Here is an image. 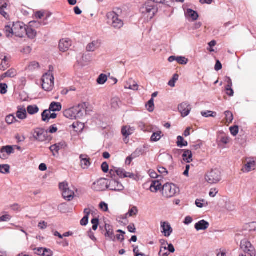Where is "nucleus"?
<instances>
[{
  "label": "nucleus",
  "mask_w": 256,
  "mask_h": 256,
  "mask_svg": "<svg viewBox=\"0 0 256 256\" xmlns=\"http://www.w3.org/2000/svg\"><path fill=\"white\" fill-rule=\"evenodd\" d=\"M140 10L142 16L148 20H152L157 13L158 8L156 4L147 0L140 8Z\"/></svg>",
  "instance_id": "obj_1"
},
{
  "label": "nucleus",
  "mask_w": 256,
  "mask_h": 256,
  "mask_svg": "<svg viewBox=\"0 0 256 256\" xmlns=\"http://www.w3.org/2000/svg\"><path fill=\"white\" fill-rule=\"evenodd\" d=\"M84 112V108L83 104H79L76 106L65 110L64 112V116L70 120H74L82 117Z\"/></svg>",
  "instance_id": "obj_2"
},
{
  "label": "nucleus",
  "mask_w": 256,
  "mask_h": 256,
  "mask_svg": "<svg viewBox=\"0 0 256 256\" xmlns=\"http://www.w3.org/2000/svg\"><path fill=\"white\" fill-rule=\"evenodd\" d=\"M107 23L114 28L120 29L124 26L123 21L119 18L118 15L114 12H110L106 14Z\"/></svg>",
  "instance_id": "obj_3"
},
{
  "label": "nucleus",
  "mask_w": 256,
  "mask_h": 256,
  "mask_svg": "<svg viewBox=\"0 0 256 256\" xmlns=\"http://www.w3.org/2000/svg\"><path fill=\"white\" fill-rule=\"evenodd\" d=\"M206 180L210 184H216L222 180V174L218 168L211 170L205 175Z\"/></svg>",
  "instance_id": "obj_4"
},
{
  "label": "nucleus",
  "mask_w": 256,
  "mask_h": 256,
  "mask_svg": "<svg viewBox=\"0 0 256 256\" xmlns=\"http://www.w3.org/2000/svg\"><path fill=\"white\" fill-rule=\"evenodd\" d=\"M178 192V188L172 183H166L164 184L162 190V196L167 198L175 196Z\"/></svg>",
  "instance_id": "obj_5"
},
{
  "label": "nucleus",
  "mask_w": 256,
  "mask_h": 256,
  "mask_svg": "<svg viewBox=\"0 0 256 256\" xmlns=\"http://www.w3.org/2000/svg\"><path fill=\"white\" fill-rule=\"evenodd\" d=\"M42 88L48 92L51 91L54 86V76L53 74L48 72L44 74L42 78Z\"/></svg>",
  "instance_id": "obj_6"
},
{
  "label": "nucleus",
  "mask_w": 256,
  "mask_h": 256,
  "mask_svg": "<svg viewBox=\"0 0 256 256\" xmlns=\"http://www.w3.org/2000/svg\"><path fill=\"white\" fill-rule=\"evenodd\" d=\"M244 166L242 171L244 172H248L255 169L256 159L254 158H246L242 159Z\"/></svg>",
  "instance_id": "obj_7"
},
{
  "label": "nucleus",
  "mask_w": 256,
  "mask_h": 256,
  "mask_svg": "<svg viewBox=\"0 0 256 256\" xmlns=\"http://www.w3.org/2000/svg\"><path fill=\"white\" fill-rule=\"evenodd\" d=\"M60 189L62 191L64 198L68 201L71 200L74 197V193L70 189L67 182H61L59 184Z\"/></svg>",
  "instance_id": "obj_8"
},
{
  "label": "nucleus",
  "mask_w": 256,
  "mask_h": 256,
  "mask_svg": "<svg viewBox=\"0 0 256 256\" xmlns=\"http://www.w3.org/2000/svg\"><path fill=\"white\" fill-rule=\"evenodd\" d=\"M92 188L96 192L105 190L108 188V180L104 178L98 180L92 184Z\"/></svg>",
  "instance_id": "obj_9"
},
{
  "label": "nucleus",
  "mask_w": 256,
  "mask_h": 256,
  "mask_svg": "<svg viewBox=\"0 0 256 256\" xmlns=\"http://www.w3.org/2000/svg\"><path fill=\"white\" fill-rule=\"evenodd\" d=\"M240 248L250 256H256V251L251 243L246 240H244L240 242Z\"/></svg>",
  "instance_id": "obj_10"
},
{
  "label": "nucleus",
  "mask_w": 256,
  "mask_h": 256,
  "mask_svg": "<svg viewBox=\"0 0 256 256\" xmlns=\"http://www.w3.org/2000/svg\"><path fill=\"white\" fill-rule=\"evenodd\" d=\"M12 26L14 35L20 38L22 37L26 31L24 24L20 22H14Z\"/></svg>",
  "instance_id": "obj_11"
},
{
  "label": "nucleus",
  "mask_w": 256,
  "mask_h": 256,
  "mask_svg": "<svg viewBox=\"0 0 256 256\" xmlns=\"http://www.w3.org/2000/svg\"><path fill=\"white\" fill-rule=\"evenodd\" d=\"M110 176L112 178H116V176L120 178H124L128 177L127 172L124 170L122 168H118L114 167L110 169Z\"/></svg>",
  "instance_id": "obj_12"
},
{
  "label": "nucleus",
  "mask_w": 256,
  "mask_h": 256,
  "mask_svg": "<svg viewBox=\"0 0 256 256\" xmlns=\"http://www.w3.org/2000/svg\"><path fill=\"white\" fill-rule=\"evenodd\" d=\"M112 178L110 182L108 180V188L113 191L122 190L124 189L122 184L118 182L116 178Z\"/></svg>",
  "instance_id": "obj_13"
},
{
  "label": "nucleus",
  "mask_w": 256,
  "mask_h": 256,
  "mask_svg": "<svg viewBox=\"0 0 256 256\" xmlns=\"http://www.w3.org/2000/svg\"><path fill=\"white\" fill-rule=\"evenodd\" d=\"M178 110L182 116L185 117L190 114L192 110V106L188 102H184L178 105Z\"/></svg>",
  "instance_id": "obj_14"
},
{
  "label": "nucleus",
  "mask_w": 256,
  "mask_h": 256,
  "mask_svg": "<svg viewBox=\"0 0 256 256\" xmlns=\"http://www.w3.org/2000/svg\"><path fill=\"white\" fill-rule=\"evenodd\" d=\"M48 131L45 132L43 129L37 128L35 130L34 137L40 142H44L46 140Z\"/></svg>",
  "instance_id": "obj_15"
},
{
  "label": "nucleus",
  "mask_w": 256,
  "mask_h": 256,
  "mask_svg": "<svg viewBox=\"0 0 256 256\" xmlns=\"http://www.w3.org/2000/svg\"><path fill=\"white\" fill-rule=\"evenodd\" d=\"M72 45V41L68 38H64L60 40L59 43L60 50L64 52L67 51Z\"/></svg>",
  "instance_id": "obj_16"
},
{
  "label": "nucleus",
  "mask_w": 256,
  "mask_h": 256,
  "mask_svg": "<svg viewBox=\"0 0 256 256\" xmlns=\"http://www.w3.org/2000/svg\"><path fill=\"white\" fill-rule=\"evenodd\" d=\"M161 228H162V233L164 234L165 236H169L172 232V229L168 222H161Z\"/></svg>",
  "instance_id": "obj_17"
},
{
  "label": "nucleus",
  "mask_w": 256,
  "mask_h": 256,
  "mask_svg": "<svg viewBox=\"0 0 256 256\" xmlns=\"http://www.w3.org/2000/svg\"><path fill=\"white\" fill-rule=\"evenodd\" d=\"M100 45V40H94L87 45L86 50L87 52H93L98 48Z\"/></svg>",
  "instance_id": "obj_18"
},
{
  "label": "nucleus",
  "mask_w": 256,
  "mask_h": 256,
  "mask_svg": "<svg viewBox=\"0 0 256 256\" xmlns=\"http://www.w3.org/2000/svg\"><path fill=\"white\" fill-rule=\"evenodd\" d=\"M30 26L26 28L25 32L28 36V38L31 39L34 38L36 35V32L31 28L32 26H34V24H36V26H38L36 22H30Z\"/></svg>",
  "instance_id": "obj_19"
},
{
  "label": "nucleus",
  "mask_w": 256,
  "mask_h": 256,
  "mask_svg": "<svg viewBox=\"0 0 256 256\" xmlns=\"http://www.w3.org/2000/svg\"><path fill=\"white\" fill-rule=\"evenodd\" d=\"M80 165L82 168H88L90 164V159L86 154H81L80 156Z\"/></svg>",
  "instance_id": "obj_20"
},
{
  "label": "nucleus",
  "mask_w": 256,
  "mask_h": 256,
  "mask_svg": "<svg viewBox=\"0 0 256 256\" xmlns=\"http://www.w3.org/2000/svg\"><path fill=\"white\" fill-rule=\"evenodd\" d=\"M50 110H45L42 114V120L44 122H48L50 118H56L57 114L55 113L51 114Z\"/></svg>",
  "instance_id": "obj_21"
},
{
  "label": "nucleus",
  "mask_w": 256,
  "mask_h": 256,
  "mask_svg": "<svg viewBox=\"0 0 256 256\" xmlns=\"http://www.w3.org/2000/svg\"><path fill=\"white\" fill-rule=\"evenodd\" d=\"M209 226L210 224L208 222L204 220H201L195 224L194 228L198 231H199L206 230Z\"/></svg>",
  "instance_id": "obj_22"
},
{
  "label": "nucleus",
  "mask_w": 256,
  "mask_h": 256,
  "mask_svg": "<svg viewBox=\"0 0 256 256\" xmlns=\"http://www.w3.org/2000/svg\"><path fill=\"white\" fill-rule=\"evenodd\" d=\"M26 111L24 106H18L16 113V117L20 120H24L26 118Z\"/></svg>",
  "instance_id": "obj_23"
},
{
  "label": "nucleus",
  "mask_w": 256,
  "mask_h": 256,
  "mask_svg": "<svg viewBox=\"0 0 256 256\" xmlns=\"http://www.w3.org/2000/svg\"><path fill=\"white\" fill-rule=\"evenodd\" d=\"M2 60V62H1L0 68L1 70H5L10 66L9 60L10 58H8L6 56H1L0 57Z\"/></svg>",
  "instance_id": "obj_24"
},
{
  "label": "nucleus",
  "mask_w": 256,
  "mask_h": 256,
  "mask_svg": "<svg viewBox=\"0 0 256 256\" xmlns=\"http://www.w3.org/2000/svg\"><path fill=\"white\" fill-rule=\"evenodd\" d=\"M121 102L117 97L113 98L111 99L110 102V108L112 110H114L120 107Z\"/></svg>",
  "instance_id": "obj_25"
},
{
  "label": "nucleus",
  "mask_w": 256,
  "mask_h": 256,
  "mask_svg": "<svg viewBox=\"0 0 256 256\" xmlns=\"http://www.w3.org/2000/svg\"><path fill=\"white\" fill-rule=\"evenodd\" d=\"M182 151L184 152L182 156L183 160L188 163L191 162L192 160V152L188 150H184Z\"/></svg>",
  "instance_id": "obj_26"
},
{
  "label": "nucleus",
  "mask_w": 256,
  "mask_h": 256,
  "mask_svg": "<svg viewBox=\"0 0 256 256\" xmlns=\"http://www.w3.org/2000/svg\"><path fill=\"white\" fill-rule=\"evenodd\" d=\"M161 183L156 180H152L150 186V190L152 192H156L161 188Z\"/></svg>",
  "instance_id": "obj_27"
},
{
  "label": "nucleus",
  "mask_w": 256,
  "mask_h": 256,
  "mask_svg": "<svg viewBox=\"0 0 256 256\" xmlns=\"http://www.w3.org/2000/svg\"><path fill=\"white\" fill-rule=\"evenodd\" d=\"M62 105L60 102H52L50 104L49 110L52 112H59L62 110Z\"/></svg>",
  "instance_id": "obj_28"
},
{
  "label": "nucleus",
  "mask_w": 256,
  "mask_h": 256,
  "mask_svg": "<svg viewBox=\"0 0 256 256\" xmlns=\"http://www.w3.org/2000/svg\"><path fill=\"white\" fill-rule=\"evenodd\" d=\"M62 145L60 144H56L52 145L50 147V150L52 153L53 156H56L58 154L59 150L61 148Z\"/></svg>",
  "instance_id": "obj_29"
},
{
  "label": "nucleus",
  "mask_w": 256,
  "mask_h": 256,
  "mask_svg": "<svg viewBox=\"0 0 256 256\" xmlns=\"http://www.w3.org/2000/svg\"><path fill=\"white\" fill-rule=\"evenodd\" d=\"M4 32L8 38L12 37L14 34L12 26L7 25L5 26Z\"/></svg>",
  "instance_id": "obj_30"
},
{
  "label": "nucleus",
  "mask_w": 256,
  "mask_h": 256,
  "mask_svg": "<svg viewBox=\"0 0 256 256\" xmlns=\"http://www.w3.org/2000/svg\"><path fill=\"white\" fill-rule=\"evenodd\" d=\"M224 114L226 116V118H225L226 124L227 125H228L230 123L232 122L234 120L233 114L230 111H226L224 112Z\"/></svg>",
  "instance_id": "obj_31"
},
{
  "label": "nucleus",
  "mask_w": 256,
  "mask_h": 256,
  "mask_svg": "<svg viewBox=\"0 0 256 256\" xmlns=\"http://www.w3.org/2000/svg\"><path fill=\"white\" fill-rule=\"evenodd\" d=\"M128 214V212L124 215L120 216L117 218L118 221L121 225L126 226L128 224V220L127 218Z\"/></svg>",
  "instance_id": "obj_32"
},
{
  "label": "nucleus",
  "mask_w": 256,
  "mask_h": 256,
  "mask_svg": "<svg viewBox=\"0 0 256 256\" xmlns=\"http://www.w3.org/2000/svg\"><path fill=\"white\" fill-rule=\"evenodd\" d=\"M39 108L36 105L28 106L27 108V111L30 114H34L38 112Z\"/></svg>",
  "instance_id": "obj_33"
},
{
  "label": "nucleus",
  "mask_w": 256,
  "mask_h": 256,
  "mask_svg": "<svg viewBox=\"0 0 256 256\" xmlns=\"http://www.w3.org/2000/svg\"><path fill=\"white\" fill-rule=\"evenodd\" d=\"M186 14L190 18L193 20H197L198 17V13L191 9L187 10Z\"/></svg>",
  "instance_id": "obj_34"
},
{
  "label": "nucleus",
  "mask_w": 256,
  "mask_h": 256,
  "mask_svg": "<svg viewBox=\"0 0 256 256\" xmlns=\"http://www.w3.org/2000/svg\"><path fill=\"white\" fill-rule=\"evenodd\" d=\"M232 82L231 80L230 79L228 82V84H227V86L226 87V94L230 96H233L234 94V90L232 88Z\"/></svg>",
  "instance_id": "obj_35"
},
{
  "label": "nucleus",
  "mask_w": 256,
  "mask_h": 256,
  "mask_svg": "<svg viewBox=\"0 0 256 256\" xmlns=\"http://www.w3.org/2000/svg\"><path fill=\"white\" fill-rule=\"evenodd\" d=\"M107 80L108 77L106 75L102 74L98 76L96 82L99 84H104L106 82Z\"/></svg>",
  "instance_id": "obj_36"
},
{
  "label": "nucleus",
  "mask_w": 256,
  "mask_h": 256,
  "mask_svg": "<svg viewBox=\"0 0 256 256\" xmlns=\"http://www.w3.org/2000/svg\"><path fill=\"white\" fill-rule=\"evenodd\" d=\"M146 106L147 108V110L148 112H153L154 109V100L152 98H151L146 103Z\"/></svg>",
  "instance_id": "obj_37"
},
{
  "label": "nucleus",
  "mask_w": 256,
  "mask_h": 256,
  "mask_svg": "<svg viewBox=\"0 0 256 256\" xmlns=\"http://www.w3.org/2000/svg\"><path fill=\"white\" fill-rule=\"evenodd\" d=\"M6 122L8 124H10L17 122V120L14 114H10L6 116Z\"/></svg>",
  "instance_id": "obj_38"
},
{
  "label": "nucleus",
  "mask_w": 256,
  "mask_h": 256,
  "mask_svg": "<svg viewBox=\"0 0 256 256\" xmlns=\"http://www.w3.org/2000/svg\"><path fill=\"white\" fill-rule=\"evenodd\" d=\"M122 134L124 137V140L126 144L128 143V140L127 138L128 137V128H127V126H124L122 128Z\"/></svg>",
  "instance_id": "obj_39"
},
{
  "label": "nucleus",
  "mask_w": 256,
  "mask_h": 256,
  "mask_svg": "<svg viewBox=\"0 0 256 256\" xmlns=\"http://www.w3.org/2000/svg\"><path fill=\"white\" fill-rule=\"evenodd\" d=\"M177 145L179 147L185 146L188 145V142L184 140L183 138L181 136H178L177 138Z\"/></svg>",
  "instance_id": "obj_40"
},
{
  "label": "nucleus",
  "mask_w": 256,
  "mask_h": 256,
  "mask_svg": "<svg viewBox=\"0 0 256 256\" xmlns=\"http://www.w3.org/2000/svg\"><path fill=\"white\" fill-rule=\"evenodd\" d=\"M2 148L4 150V152L7 154L8 156L10 154L14 153V150L12 146H2Z\"/></svg>",
  "instance_id": "obj_41"
},
{
  "label": "nucleus",
  "mask_w": 256,
  "mask_h": 256,
  "mask_svg": "<svg viewBox=\"0 0 256 256\" xmlns=\"http://www.w3.org/2000/svg\"><path fill=\"white\" fill-rule=\"evenodd\" d=\"M161 134V132H154L151 136V140L152 142H157L162 137Z\"/></svg>",
  "instance_id": "obj_42"
},
{
  "label": "nucleus",
  "mask_w": 256,
  "mask_h": 256,
  "mask_svg": "<svg viewBox=\"0 0 256 256\" xmlns=\"http://www.w3.org/2000/svg\"><path fill=\"white\" fill-rule=\"evenodd\" d=\"M196 205L198 208H203L204 206H207L208 205V204L204 200H198V199H197L196 200Z\"/></svg>",
  "instance_id": "obj_43"
},
{
  "label": "nucleus",
  "mask_w": 256,
  "mask_h": 256,
  "mask_svg": "<svg viewBox=\"0 0 256 256\" xmlns=\"http://www.w3.org/2000/svg\"><path fill=\"white\" fill-rule=\"evenodd\" d=\"M10 167L8 164L0 165V172L2 174H8L10 172Z\"/></svg>",
  "instance_id": "obj_44"
},
{
  "label": "nucleus",
  "mask_w": 256,
  "mask_h": 256,
  "mask_svg": "<svg viewBox=\"0 0 256 256\" xmlns=\"http://www.w3.org/2000/svg\"><path fill=\"white\" fill-rule=\"evenodd\" d=\"M145 152H144V150H141L137 149L134 153L132 154L130 156H129V164L130 163L132 160L136 156L135 154H137L139 156L140 154H143Z\"/></svg>",
  "instance_id": "obj_45"
},
{
  "label": "nucleus",
  "mask_w": 256,
  "mask_h": 256,
  "mask_svg": "<svg viewBox=\"0 0 256 256\" xmlns=\"http://www.w3.org/2000/svg\"><path fill=\"white\" fill-rule=\"evenodd\" d=\"M40 67L39 63L36 62H31L28 66V69L30 70H33Z\"/></svg>",
  "instance_id": "obj_46"
},
{
  "label": "nucleus",
  "mask_w": 256,
  "mask_h": 256,
  "mask_svg": "<svg viewBox=\"0 0 256 256\" xmlns=\"http://www.w3.org/2000/svg\"><path fill=\"white\" fill-rule=\"evenodd\" d=\"M176 62L180 64H186L188 62V60L184 56H177Z\"/></svg>",
  "instance_id": "obj_47"
},
{
  "label": "nucleus",
  "mask_w": 256,
  "mask_h": 256,
  "mask_svg": "<svg viewBox=\"0 0 256 256\" xmlns=\"http://www.w3.org/2000/svg\"><path fill=\"white\" fill-rule=\"evenodd\" d=\"M138 209L136 206H132L129 210V216H135L138 213Z\"/></svg>",
  "instance_id": "obj_48"
},
{
  "label": "nucleus",
  "mask_w": 256,
  "mask_h": 256,
  "mask_svg": "<svg viewBox=\"0 0 256 256\" xmlns=\"http://www.w3.org/2000/svg\"><path fill=\"white\" fill-rule=\"evenodd\" d=\"M201 114L202 116L204 117H215L216 116V112H213L212 111L202 112Z\"/></svg>",
  "instance_id": "obj_49"
},
{
  "label": "nucleus",
  "mask_w": 256,
  "mask_h": 256,
  "mask_svg": "<svg viewBox=\"0 0 256 256\" xmlns=\"http://www.w3.org/2000/svg\"><path fill=\"white\" fill-rule=\"evenodd\" d=\"M6 74L8 78H14L16 74V70L14 68H11L6 72Z\"/></svg>",
  "instance_id": "obj_50"
},
{
  "label": "nucleus",
  "mask_w": 256,
  "mask_h": 256,
  "mask_svg": "<svg viewBox=\"0 0 256 256\" xmlns=\"http://www.w3.org/2000/svg\"><path fill=\"white\" fill-rule=\"evenodd\" d=\"M158 254L160 256H168L169 252L166 247H162Z\"/></svg>",
  "instance_id": "obj_51"
},
{
  "label": "nucleus",
  "mask_w": 256,
  "mask_h": 256,
  "mask_svg": "<svg viewBox=\"0 0 256 256\" xmlns=\"http://www.w3.org/2000/svg\"><path fill=\"white\" fill-rule=\"evenodd\" d=\"M230 130L232 135H233L234 136H236L238 134V127L237 126H231L230 128Z\"/></svg>",
  "instance_id": "obj_52"
},
{
  "label": "nucleus",
  "mask_w": 256,
  "mask_h": 256,
  "mask_svg": "<svg viewBox=\"0 0 256 256\" xmlns=\"http://www.w3.org/2000/svg\"><path fill=\"white\" fill-rule=\"evenodd\" d=\"M53 252L48 248H44L42 256H52Z\"/></svg>",
  "instance_id": "obj_53"
},
{
  "label": "nucleus",
  "mask_w": 256,
  "mask_h": 256,
  "mask_svg": "<svg viewBox=\"0 0 256 256\" xmlns=\"http://www.w3.org/2000/svg\"><path fill=\"white\" fill-rule=\"evenodd\" d=\"M8 86L6 84H0V92L4 94L7 92Z\"/></svg>",
  "instance_id": "obj_54"
},
{
  "label": "nucleus",
  "mask_w": 256,
  "mask_h": 256,
  "mask_svg": "<svg viewBox=\"0 0 256 256\" xmlns=\"http://www.w3.org/2000/svg\"><path fill=\"white\" fill-rule=\"evenodd\" d=\"M158 171L163 176H166L168 174V171L164 167H162V166L158 167Z\"/></svg>",
  "instance_id": "obj_55"
},
{
  "label": "nucleus",
  "mask_w": 256,
  "mask_h": 256,
  "mask_svg": "<svg viewBox=\"0 0 256 256\" xmlns=\"http://www.w3.org/2000/svg\"><path fill=\"white\" fill-rule=\"evenodd\" d=\"M12 216L10 214H5L0 217V222H8L10 220Z\"/></svg>",
  "instance_id": "obj_56"
},
{
  "label": "nucleus",
  "mask_w": 256,
  "mask_h": 256,
  "mask_svg": "<svg viewBox=\"0 0 256 256\" xmlns=\"http://www.w3.org/2000/svg\"><path fill=\"white\" fill-rule=\"evenodd\" d=\"M48 227V223L44 221H41L38 224V228L40 230H44Z\"/></svg>",
  "instance_id": "obj_57"
},
{
  "label": "nucleus",
  "mask_w": 256,
  "mask_h": 256,
  "mask_svg": "<svg viewBox=\"0 0 256 256\" xmlns=\"http://www.w3.org/2000/svg\"><path fill=\"white\" fill-rule=\"evenodd\" d=\"M58 210L62 212H65L67 210L66 204H60L58 206Z\"/></svg>",
  "instance_id": "obj_58"
},
{
  "label": "nucleus",
  "mask_w": 256,
  "mask_h": 256,
  "mask_svg": "<svg viewBox=\"0 0 256 256\" xmlns=\"http://www.w3.org/2000/svg\"><path fill=\"white\" fill-rule=\"evenodd\" d=\"M100 208L104 212H107L108 210V205L104 202H101L100 204Z\"/></svg>",
  "instance_id": "obj_59"
},
{
  "label": "nucleus",
  "mask_w": 256,
  "mask_h": 256,
  "mask_svg": "<svg viewBox=\"0 0 256 256\" xmlns=\"http://www.w3.org/2000/svg\"><path fill=\"white\" fill-rule=\"evenodd\" d=\"M102 170L106 173L108 171V164L106 162H104L101 166Z\"/></svg>",
  "instance_id": "obj_60"
},
{
  "label": "nucleus",
  "mask_w": 256,
  "mask_h": 256,
  "mask_svg": "<svg viewBox=\"0 0 256 256\" xmlns=\"http://www.w3.org/2000/svg\"><path fill=\"white\" fill-rule=\"evenodd\" d=\"M32 48L30 46H26L21 50V52L25 54H29L32 52Z\"/></svg>",
  "instance_id": "obj_61"
},
{
  "label": "nucleus",
  "mask_w": 256,
  "mask_h": 256,
  "mask_svg": "<svg viewBox=\"0 0 256 256\" xmlns=\"http://www.w3.org/2000/svg\"><path fill=\"white\" fill-rule=\"evenodd\" d=\"M88 222V216H84V217L80 220V224L82 226H86Z\"/></svg>",
  "instance_id": "obj_62"
},
{
  "label": "nucleus",
  "mask_w": 256,
  "mask_h": 256,
  "mask_svg": "<svg viewBox=\"0 0 256 256\" xmlns=\"http://www.w3.org/2000/svg\"><path fill=\"white\" fill-rule=\"evenodd\" d=\"M106 237H108L110 240H114V236L112 232L110 231V230H108L106 229V232L105 234Z\"/></svg>",
  "instance_id": "obj_63"
},
{
  "label": "nucleus",
  "mask_w": 256,
  "mask_h": 256,
  "mask_svg": "<svg viewBox=\"0 0 256 256\" xmlns=\"http://www.w3.org/2000/svg\"><path fill=\"white\" fill-rule=\"evenodd\" d=\"M148 174H149L150 176L152 178H157L158 177V175L156 174V172L154 170H150L148 171Z\"/></svg>",
  "instance_id": "obj_64"
}]
</instances>
